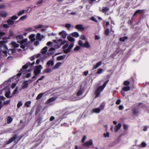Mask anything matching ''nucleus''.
Wrapping results in <instances>:
<instances>
[{
    "instance_id": "nucleus-1",
    "label": "nucleus",
    "mask_w": 149,
    "mask_h": 149,
    "mask_svg": "<svg viewBox=\"0 0 149 149\" xmlns=\"http://www.w3.org/2000/svg\"><path fill=\"white\" fill-rule=\"evenodd\" d=\"M83 89L80 88L77 93L76 95L74 94L72 97L71 100L72 101H76L80 100L84 98L86 95V94L82 98H80V96L83 94Z\"/></svg>"
},
{
    "instance_id": "nucleus-2",
    "label": "nucleus",
    "mask_w": 149,
    "mask_h": 149,
    "mask_svg": "<svg viewBox=\"0 0 149 149\" xmlns=\"http://www.w3.org/2000/svg\"><path fill=\"white\" fill-rule=\"evenodd\" d=\"M109 81V79L107 80L104 83L102 86H100L97 88L95 92L96 95L95 98H97L99 96L100 93L103 90Z\"/></svg>"
},
{
    "instance_id": "nucleus-3",
    "label": "nucleus",
    "mask_w": 149,
    "mask_h": 149,
    "mask_svg": "<svg viewBox=\"0 0 149 149\" xmlns=\"http://www.w3.org/2000/svg\"><path fill=\"white\" fill-rule=\"evenodd\" d=\"M35 63V62L33 61L32 63L29 62H28L25 65L22 66V68L20 70V72L17 74V76L20 77L22 75V73L24 72V70L27 69L29 66H32Z\"/></svg>"
},
{
    "instance_id": "nucleus-4",
    "label": "nucleus",
    "mask_w": 149,
    "mask_h": 149,
    "mask_svg": "<svg viewBox=\"0 0 149 149\" xmlns=\"http://www.w3.org/2000/svg\"><path fill=\"white\" fill-rule=\"evenodd\" d=\"M5 43V42L4 41H0V50L2 51L3 54H6L7 52L6 50L8 49V48Z\"/></svg>"
},
{
    "instance_id": "nucleus-5",
    "label": "nucleus",
    "mask_w": 149,
    "mask_h": 149,
    "mask_svg": "<svg viewBox=\"0 0 149 149\" xmlns=\"http://www.w3.org/2000/svg\"><path fill=\"white\" fill-rule=\"evenodd\" d=\"M3 90H4L5 91V96L7 98H10L12 97V95H10V88L8 86H6L3 89Z\"/></svg>"
},
{
    "instance_id": "nucleus-6",
    "label": "nucleus",
    "mask_w": 149,
    "mask_h": 149,
    "mask_svg": "<svg viewBox=\"0 0 149 149\" xmlns=\"http://www.w3.org/2000/svg\"><path fill=\"white\" fill-rule=\"evenodd\" d=\"M43 68L41 65L36 66L35 67L33 73L34 75H38L41 72Z\"/></svg>"
},
{
    "instance_id": "nucleus-7",
    "label": "nucleus",
    "mask_w": 149,
    "mask_h": 149,
    "mask_svg": "<svg viewBox=\"0 0 149 149\" xmlns=\"http://www.w3.org/2000/svg\"><path fill=\"white\" fill-rule=\"evenodd\" d=\"M27 38L21 40H18L17 42L20 43V47L24 49L26 46H27Z\"/></svg>"
},
{
    "instance_id": "nucleus-8",
    "label": "nucleus",
    "mask_w": 149,
    "mask_h": 149,
    "mask_svg": "<svg viewBox=\"0 0 149 149\" xmlns=\"http://www.w3.org/2000/svg\"><path fill=\"white\" fill-rule=\"evenodd\" d=\"M65 118L64 115H63L62 114H60L57 116L56 118V122H59V123H60L63 118Z\"/></svg>"
},
{
    "instance_id": "nucleus-9",
    "label": "nucleus",
    "mask_w": 149,
    "mask_h": 149,
    "mask_svg": "<svg viewBox=\"0 0 149 149\" xmlns=\"http://www.w3.org/2000/svg\"><path fill=\"white\" fill-rule=\"evenodd\" d=\"M93 140L90 139L88 141H87L84 143V146L87 147H88L93 145Z\"/></svg>"
},
{
    "instance_id": "nucleus-10",
    "label": "nucleus",
    "mask_w": 149,
    "mask_h": 149,
    "mask_svg": "<svg viewBox=\"0 0 149 149\" xmlns=\"http://www.w3.org/2000/svg\"><path fill=\"white\" fill-rule=\"evenodd\" d=\"M56 98H57L55 97H52L47 100L46 104H51L50 103L55 101L56 99Z\"/></svg>"
},
{
    "instance_id": "nucleus-11",
    "label": "nucleus",
    "mask_w": 149,
    "mask_h": 149,
    "mask_svg": "<svg viewBox=\"0 0 149 149\" xmlns=\"http://www.w3.org/2000/svg\"><path fill=\"white\" fill-rule=\"evenodd\" d=\"M0 15L2 17H6L7 16V13L4 10H1L0 11Z\"/></svg>"
},
{
    "instance_id": "nucleus-12",
    "label": "nucleus",
    "mask_w": 149,
    "mask_h": 149,
    "mask_svg": "<svg viewBox=\"0 0 149 149\" xmlns=\"http://www.w3.org/2000/svg\"><path fill=\"white\" fill-rule=\"evenodd\" d=\"M54 64V60H50L47 61V65L48 67L52 66Z\"/></svg>"
},
{
    "instance_id": "nucleus-13",
    "label": "nucleus",
    "mask_w": 149,
    "mask_h": 149,
    "mask_svg": "<svg viewBox=\"0 0 149 149\" xmlns=\"http://www.w3.org/2000/svg\"><path fill=\"white\" fill-rule=\"evenodd\" d=\"M17 136V135L16 134L14 135L6 143V144H9L12 142L16 138Z\"/></svg>"
},
{
    "instance_id": "nucleus-14",
    "label": "nucleus",
    "mask_w": 149,
    "mask_h": 149,
    "mask_svg": "<svg viewBox=\"0 0 149 149\" xmlns=\"http://www.w3.org/2000/svg\"><path fill=\"white\" fill-rule=\"evenodd\" d=\"M75 27L77 29L81 31L84 30L85 29V27H83L82 25H76Z\"/></svg>"
},
{
    "instance_id": "nucleus-15",
    "label": "nucleus",
    "mask_w": 149,
    "mask_h": 149,
    "mask_svg": "<svg viewBox=\"0 0 149 149\" xmlns=\"http://www.w3.org/2000/svg\"><path fill=\"white\" fill-rule=\"evenodd\" d=\"M44 37L43 35H41L40 33H38L36 36V38L38 40L41 41Z\"/></svg>"
},
{
    "instance_id": "nucleus-16",
    "label": "nucleus",
    "mask_w": 149,
    "mask_h": 149,
    "mask_svg": "<svg viewBox=\"0 0 149 149\" xmlns=\"http://www.w3.org/2000/svg\"><path fill=\"white\" fill-rule=\"evenodd\" d=\"M59 34L61 35L62 38L64 39H65L66 38L67 35L66 32L64 31H63L60 32L59 33Z\"/></svg>"
},
{
    "instance_id": "nucleus-17",
    "label": "nucleus",
    "mask_w": 149,
    "mask_h": 149,
    "mask_svg": "<svg viewBox=\"0 0 149 149\" xmlns=\"http://www.w3.org/2000/svg\"><path fill=\"white\" fill-rule=\"evenodd\" d=\"M61 64L62 63L60 62H58L52 67V69L55 70L61 66Z\"/></svg>"
},
{
    "instance_id": "nucleus-18",
    "label": "nucleus",
    "mask_w": 149,
    "mask_h": 149,
    "mask_svg": "<svg viewBox=\"0 0 149 149\" xmlns=\"http://www.w3.org/2000/svg\"><path fill=\"white\" fill-rule=\"evenodd\" d=\"M28 83L27 82V81H25L22 83V88L24 89L27 88L28 86Z\"/></svg>"
},
{
    "instance_id": "nucleus-19",
    "label": "nucleus",
    "mask_w": 149,
    "mask_h": 149,
    "mask_svg": "<svg viewBox=\"0 0 149 149\" xmlns=\"http://www.w3.org/2000/svg\"><path fill=\"white\" fill-rule=\"evenodd\" d=\"M66 56V55H63L58 56L57 58V60L58 61L63 60L64 59Z\"/></svg>"
},
{
    "instance_id": "nucleus-20",
    "label": "nucleus",
    "mask_w": 149,
    "mask_h": 149,
    "mask_svg": "<svg viewBox=\"0 0 149 149\" xmlns=\"http://www.w3.org/2000/svg\"><path fill=\"white\" fill-rule=\"evenodd\" d=\"M121 126V125L120 123H119L118 125H116L114 128L115 132H117L120 128Z\"/></svg>"
},
{
    "instance_id": "nucleus-21",
    "label": "nucleus",
    "mask_w": 149,
    "mask_h": 149,
    "mask_svg": "<svg viewBox=\"0 0 149 149\" xmlns=\"http://www.w3.org/2000/svg\"><path fill=\"white\" fill-rule=\"evenodd\" d=\"M144 10H137L134 14L133 16H135L137 14L142 13L144 12Z\"/></svg>"
},
{
    "instance_id": "nucleus-22",
    "label": "nucleus",
    "mask_w": 149,
    "mask_h": 149,
    "mask_svg": "<svg viewBox=\"0 0 149 149\" xmlns=\"http://www.w3.org/2000/svg\"><path fill=\"white\" fill-rule=\"evenodd\" d=\"M109 10V9L107 7H104L101 10L103 13H106Z\"/></svg>"
},
{
    "instance_id": "nucleus-23",
    "label": "nucleus",
    "mask_w": 149,
    "mask_h": 149,
    "mask_svg": "<svg viewBox=\"0 0 149 149\" xmlns=\"http://www.w3.org/2000/svg\"><path fill=\"white\" fill-rule=\"evenodd\" d=\"M101 111L100 109L99 108L93 109L92 110V112L96 113H99Z\"/></svg>"
},
{
    "instance_id": "nucleus-24",
    "label": "nucleus",
    "mask_w": 149,
    "mask_h": 149,
    "mask_svg": "<svg viewBox=\"0 0 149 149\" xmlns=\"http://www.w3.org/2000/svg\"><path fill=\"white\" fill-rule=\"evenodd\" d=\"M67 38L68 40L70 42H74L75 40V39L71 36H68L67 37Z\"/></svg>"
},
{
    "instance_id": "nucleus-25",
    "label": "nucleus",
    "mask_w": 149,
    "mask_h": 149,
    "mask_svg": "<svg viewBox=\"0 0 149 149\" xmlns=\"http://www.w3.org/2000/svg\"><path fill=\"white\" fill-rule=\"evenodd\" d=\"M102 61H100L97 63L93 68V69H95L99 67L102 64Z\"/></svg>"
},
{
    "instance_id": "nucleus-26",
    "label": "nucleus",
    "mask_w": 149,
    "mask_h": 149,
    "mask_svg": "<svg viewBox=\"0 0 149 149\" xmlns=\"http://www.w3.org/2000/svg\"><path fill=\"white\" fill-rule=\"evenodd\" d=\"M15 49H10L8 50L7 53L9 55H10L12 53H15Z\"/></svg>"
},
{
    "instance_id": "nucleus-27",
    "label": "nucleus",
    "mask_w": 149,
    "mask_h": 149,
    "mask_svg": "<svg viewBox=\"0 0 149 149\" xmlns=\"http://www.w3.org/2000/svg\"><path fill=\"white\" fill-rule=\"evenodd\" d=\"M44 94V93H41L39 94L37 97L36 99L37 100H40Z\"/></svg>"
},
{
    "instance_id": "nucleus-28",
    "label": "nucleus",
    "mask_w": 149,
    "mask_h": 149,
    "mask_svg": "<svg viewBox=\"0 0 149 149\" xmlns=\"http://www.w3.org/2000/svg\"><path fill=\"white\" fill-rule=\"evenodd\" d=\"M7 22L8 25H11L14 24V21L11 19H9L7 20Z\"/></svg>"
},
{
    "instance_id": "nucleus-29",
    "label": "nucleus",
    "mask_w": 149,
    "mask_h": 149,
    "mask_svg": "<svg viewBox=\"0 0 149 149\" xmlns=\"http://www.w3.org/2000/svg\"><path fill=\"white\" fill-rule=\"evenodd\" d=\"M47 51V47H45L43 48L41 51V53L42 54H45Z\"/></svg>"
},
{
    "instance_id": "nucleus-30",
    "label": "nucleus",
    "mask_w": 149,
    "mask_h": 149,
    "mask_svg": "<svg viewBox=\"0 0 149 149\" xmlns=\"http://www.w3.org/2000/svg\"><path fill=\"white\" fill-rule=\"evenodd\" d=\"M122 90L124 91H127L130 90V86L124 87L123 88Z\"/></svg>"
},
{
    "instance_id": "nucleus-31",
    "label": "nucleus",
    "mask_w": 149,
    "mask_h": 149,
    "mask_svg": "<svg viewBox=\"0 0 149 149\" xmlns=\"http://www.w3.org/2000/svg\"><path fill=\"white\" fill-rule=\"evenodd\" d=\"M90 45L88 41H86L84 44V47H86L88 48H90Z\"/></svg>"
},
{
    "instance_id": "nucleus-32",
    "label": "nucleus",
    "mask_w": 149,
    "mask_h": 149,
    "mask_svg": "<svg viewBox=\"0 0 149 149\" xmlns=\"http://www.w3.org/2000/svg\"><path fill=\"white\" fill-rule=\"evenodd\" d=\"M13 120V118L10 116H9L7 118V124L10 123Z\"/></svg>"
},
{
    "instance_id": "nucleus-33",
    "label": "nucleus",
    "mask_w": 149,
    "mask_h": 149,
    "mask_svg": "<svg viewBox=\"0 0 149 149\" xmlns=\"http://www.w3.org/2000/svg\"><path fill=\"white\" fill-rule=\"evenodd\" d=\"M71 35L77 38L79 36V34L77 32H74L71 34Z\"/></svg>"
},
{
    "instance_id": "nucleus-34",
    "label": "nucleus",
    "mask_w": 149,
    "mask_h": 149,
    "mask_svg": "<svg viewBox=\"0 0 149 149\" xmlns=\"http://www.w3.org/2000/svg\"><path fill=\"white\" fill-rule=\"evenodd\" d=\"M78 44L80 47H84V44L82 40H79L78 41Z\"/></svg>"
},
{
    "instance_id": "nucleus-35",
    "label": "nucleus",
    "mask_w": 149,
    "mask_h": 149,
    "mask_svg": "<svg viewBox=\"0 0 149 149\" xmlns=\"http://www.w3.org/2000/svg\"><path fill=\"white\" fill-rule=\"evenodd\" d=\"M11 44L14 47H18L19 46V45L17 44L15 42H11Z\"/></svg>"
},
{
    "instance_id": "nucleus-36",
    "label": "nucleus",
    "mask_w": 149,
    "mask_h": 149,
    "mask_svg": "<svg viewBox=\"0 0 149 149\" xmlns=\"http://www.w3.org/2000/svg\"><path fill=\"white\" fill-rule=\"evenodd\" d=\"M128 38L127 36H125L123 38H120L119 40L120 41L122 42H124L125 40H127Z\"/></svg>"
},
{
    "instance_id": "nucleus-37",
    "label": "nucleus",
    "mask_w": 149,
    "mask_h": 149,
    "mask_svg": "<svg viewBox=\"0 0 149 149\" xmlns=\"http://www.w3.org/2000/svg\"><path fill=\"white\" fill-rule=\"evenodd\" d=\"M18 88L17 87H16L14 90L13 91V92L12 94V97L14 95L17 94L18 93Z\"/></svg>"
},
{
    "instance_id": "nucleus-38",
    "label": "nucleus",
    "mask_w": 149,
    "mask_h": 149,
    "mask_svg": "<svg viewBox=\"0 0 149 149\" xmlns=\"http://www.w3.org/2000/svg\"><path fill=\"white\" fill-rule=\"evenodd\" d=\"M27 17V15H24L21 17H20V18H19V20L17 21V22H18L20 20H24Z\"/></svg>"
},
{
    "instance_id": "nucleus-39",
    "label": "nucleus",
    "mask_w": 149,
    "mask_h": 149,
    "mask_svg": "<svg viewBox=\"0 0 149 149\" xmlns=\"http://www.w3.org/2000/svg\"><path fill=\"white\" fill-rule=\"evenodd\" d=\"M25 10H22L19 11L18 13V16H20L22 15L24 13Z\"/></svg>"
},
{
    "instance_id": "nucleus-40",
    "label": "nucleus",
    "mask_w": 149,
    "mask_h": 149,
    "mask_svg": "<svg viewBox=\"0 0 149 149\" xmlns=\"http://www.w3.org/2000/svg\"><path fill=\"white\" fill-rule=\"evenodd\" d=\"M109 28L106 29L104 31V34H105L107 36H108L109 34Z\"/></svg>"
},
{
    "instance_id": "nucleus-41",
    "label": "nucleus",
    "mask_w": 149,
    "mask_h": 149,
    "mask_svg": "<svg viewBox=\"0 0 149 149\" xmlns=\"http://www.w3.org/2000/svg\"><path fill=\"white\" fill-rule=\"evenodd\" d=\"M130 84V82L128 81H125L123 82L124 85L127 86H128Z\"/></svg>"
},
{
    "instance_id": "nucleus-42",
    "label": "nucleus",
    "mask_w": 149,
    "mask_h": 149,
    "mask_svg": "<svg viewBox=\"0 0 149 149\" xmlns=\"http://www.w3.org/2000/svg\"><path fill=\"white\" fill-rule=\"evenodd\" d=\"M52 71V70L49 68H47L43 71V72H49Z\"/></svg>"
},
{
    "instance_id": "nucleus-43",
    "label": "nucleus",
    "mask_w": 149,
    "mask_h": 149,
    "mask_svg": "<svg viewBox=\"0 0 149 149\" xmlns=\"http://www.w3.org/2000/svg\"><path fill=\"white\" fill-rule=\"evenodd\" d=\"M16 38L17 39H19L21 40L23 39V36L22 35H17L16 36Z\"/></svg>"
},
{
    "instance_id": "nucleus-44",
    "label": "nucleus",
    "mask_w": 149,
    "mask_h": 149,
    "mask_svg": "<svg viewBox=\"0 0 149 149\" xmlns=\"http://www.w3.org/2000/svg\"><path fill=\"white\" fill-rule=\"evenodd\" d=\"M64 53H68L70 51V50L68 47L67 49H65L63 50Z\"/></svg>"
},
{
    "instance_id": "nucleus-45",
    "label": "nucleus",
    "mask_w": 149,
    "mask_h": 149,
    "mask_svg": "<svg viewBox=\"0 0 149 149\" xmlns=\"http://www.w3.org/2000/svg\"><path fill=\"white\" fill-rule=\"evenodd\" d=\"M139 113L138 110L136 109H134L133 110V113L134 115L137 114Z\"/></svg>"
},
{
    "instance_id": "nucleus-46",
    "label": "nucleus",
    "mask_w": 149,
    "mask_h": 149,
    "mask_svg": "<svg viewBox=\"0 0 149 149\" xmlns=\"http://www.w3.org/2000/svg\"><path fill=\"white\" fill-rule=\"evenodd\" d=\"M43 27V25L42 24H40L34 27V28L36 29H39L42 28Z\"/></svg>"
},
{
    "instance_id": "nucleus-47",
    "label": "nucleus",
    "mask_w": 149,
    "mask_h": 149,
    "mask_svg": "<svg viewBox=\"0 0 149 149\" xmlns=\"http://www.w3.org/2000/svg\"><path fill=\"white\" fill-rule=\"evenodd\" d=\"M9 36L10 37H12L14 36V34L13 32V31L11 30L10 29L9 31Z\"/></svg>"
},
{
    "instance_id": "nucleus-48",
    "label": "nucleus",
    "mask_w": 149,
    "mask_h": 149,
    "mask_svg": "<svg viewBox=\"0 0 149 149\" xmlns=\"http://www.w3.org/2000/svg\"><path fill=\"white\" fill-rule=\"evenodd\" d=\"M42 120V119L41 118H39L37 120L36 122L37 123L38 125H40Z\"/></svg>"
},
{
    "instance_id": "nucleus-49",
    "label": "nucleus",
    "mask_w": 149,
    "mask_h": 149,
    "mask_svg": "<svg viewBox=\"0 0 149 149\" xmlns=\"http://www.w3.org/2000/svg\"><path fill=\"white\" fill-rule=\"evenodd\" d=\"M33 28L32 27H29L25 29V31H26L30 32L33 31Z\"/></svg>"
},
{
    "instance_id": "nucleus-50",
    "label": "nucleus",
    "mask_w": 149,
    "mask_h": 149,
    "mask_svg": "<svg viewBox=\"0 0 149 149\" xmlns=\"http://www.w3.org/2000/svg\"><path fill=\"white\" fill-rule=\"evenodd\" d=\"M17 18L18 17L15 15H13L10 17L11 19L13 20H16Z\"/></svg>"
},
{
    "instance_id": "nucleus-51",
    "label": "nucleus",
    "mask_w": 149,
    "mask_h": 149,
    "mask_svg": "<svg viewBox=\"0 0 149 149\" xmlns=\"http://www.w3.org/2000/svg\"><path fill=\"white\" fill-rule=\"evenodd\" d=\"M31 103V101H28L26 102L25 103V105L27 107H29L30 106V104Z\"/></svg>"
},
{
    "instance_id": "nucleus-52",
    "label": "nucleus",
    "mask_w": 149,
    "mask_h": 149,
    "mask_svg": "<svg viewBox=\"0 0 149 149\" xmlns=\"http://www.w3.org/2000/svg\"><path fill=\"white\" fill-rule=\"evenodd\" d=\"M22 103L21 101H19L18 102L17 104V107L18 108H19L22 105Z\"/></svg>"
},
{
    "instance_id": "nucleus-53",
    "label": "nucleus",
    "mask_w": 149,
    "mask_h": 149,
    "mask_svg": "<svg viewBox=\"0 0 149 149\" xmlns=\"http://www.w3.org/2000/svg\"><path fill=\"white\" fill-rule=\"evenodd\" d=\"M71 26V24H65V27L68 29H69Z\"/></svg>"
},
{
    "instance_id": "nucleus-54",
    "label": "nucleus",
    "mask_w": 149,
    "mask_h": 149,
    "mask_svg": "<svg viewBox=\"0 0 149 149\" xmlns=\"http://www.w3.org/2000/svg\"><path fill=\"white\" fill-rule=\"evenodd\" d=\"M103 70V69L101 68H99L98 70L96 73L97 74H100L101 73L102 71Z\"/></svg>"
},
{
    "instance_id": "nucleus-55",
    "label": "nucleus",
    "mask_w": 149,
    "mask_h": 149,
    "mask_svg": "<svg viewBox=\"0 0 149 149\" xmlns=\"http://www.w3.org/2000/svg\"><path fill=\"white\" fill-rule=\"evenodd\" d=\"M74 45V43L72 42L70 44V45L68 47V48L71 50L73 48Z\"/></svg>"
},
{
    "instance_id": "nucleus-56",
    "label": "nucleus",
    "mask_w": 149,
    "mask_h": 149,
    "mask_svg": "<svg viewBox=\"0 0 149 149\" xmlns=\"http://www.w3.org/2000/svg\"><path fill=\"white\" fill-rule=\"evenodd\" d=\"M6 34V33L4 32L0 31V39L1 38Z\"/></svg>"
},
{
    "instance_id": "nucleus-57",
    "label": "nucleus",
    "mask_w": 149,
    "mask_h": 149,
    "mask_svg": "<svg viewBox=\"0 0 149 149\" xmlns=\"http://www.w3.org/2000/svg\"><path fill=\"white\" fill-rule=\"evenodd\" d=\"M10 102V100H8L3 102V104L5 105H7L9 104Z\"/></svg>"
},
{
    "instance_id": "nucleus-58",
    "label": "nucleus",
    "mask_w": 149,
    "mask_h": 149,
    "mask_svg": "<svg viewBox=\"0 0 149 149\" xmlns=\"http://www.w3.org/2000/svg\"><path fill=\"white\" fill-rule=\"evenodd\" d=\"M103 135L105 138L109 137V132H107L106 134L104 133Z\"/></svg>"
},
{
    "instance_id": "nucleus-59",
    "label": "nucleus",
    "mask_w": 149,
    "mask_h": 149,
    "mask_svg": "<svg viewBox=\"0 0 149 149\" xmlns=\"http://www.w3.org/2000/svg\"><path fill=\"white\" fill-rule=\"evenodd\" d=\"M141 146L143 147H144L146 146V144L144 141H143L141 143Z\"/></svg>"
},
{
    "instance_id": "nucleus-60",
    "label": "nucleus",
    "mask_w": 149,
    "mask_h": 149,
    "mask_svg": "<svg viewBox=\"0 0 149 149\" xmlns=\"http://www.w3.org/2000/svg\"><path fill=\"white\" fill-rule=\"evenodd\" d=\"M80 47L79 46H77L74 49V51H77L80 49Z\"/></svg>"
},
{
    "instance_id": "nucleus-61",
    "label": "nucleus",
    "mask_w": 149,
    "mask_h": 149,
    "mask_svg": "<svg viewBox=\"0 0 149 149\" xmlns=\"http://www.w3.org/2000/svg\"><path fill=\"white\" fill-rule=\"evenodd\" d=\"M43 1L44 0H39L37 2L36 4V5L40 4L43 2Z\"/></svg>"
},
{
    "instance_id": "nucleus-62",
    "label": "nucleus",
    "mask_w": 149,
    "mask_h": 149,
    "mask_svg": "<svg viewBox=\"0 0 149 149\" xmlns=\"http://www.w3.org/2000/svg\"><path fill=\"white\" fill-rule=\"evenodd\" d=\"M86 135H84L82 139V141H82V143H84L85 141V140H86Z\"/></svg>"
},
{
    "instance_id": "nucleus-63",
    "label": "nucleus",
    "mask_w": 149,
    "mask_h": 149,
    "mask_svg": "<svg viewBox=\"0 0 149 149\" xmlns=\"http://www.w3.org/2000/svg\"><path fill=\"white\" fill-rule=\"evenodd\" d=\"M90 19L96 22H97V20L95 18L93 17H91L90 18Z\"/></svg>"
},
{
    "instance_id": "nucleus-64",
    "label": "nucleus",
    "mask_w": 149,
    "mask_h": 149,
    "mask_svg": "<svg viewBox=\"0 0 149 149\" xmlns=\"http://www.w3.org/2000/svg\"><path fill=\"white\" fill-rule=\"evenodd\" d=\"M121 100L120 99H118L116 102V104L117 105L119 104L121 102Z\"/></svg>"
}]
</instances>
